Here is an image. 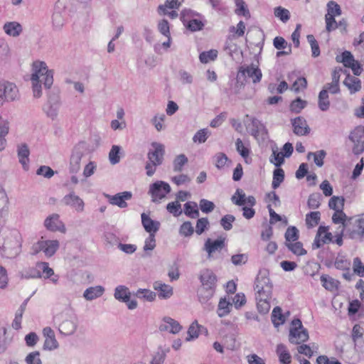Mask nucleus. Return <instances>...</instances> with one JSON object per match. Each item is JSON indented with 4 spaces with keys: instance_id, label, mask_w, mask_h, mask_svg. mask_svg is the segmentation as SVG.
<instances>
[{
    "instance_id": "20e7f679",
    "label": "nucleus",
    "mask_w": 364,
    "mask_h": 364,
    "mask_svg": "<svg viewBox=\"0 0 364 364\" xmlns=\"http://www.w3.org/2000/svg\"><path fill=\"white\" fill-rule=\"evenodd\" d=\"M245 124L247 132L258 141H263L267 138V132L264 125L257 119L247 115Z\"/></svg>"
},
{
    "instance_id": "a19ab883",
    "label": "nucleus",
    "mask_w": 364,
    "mask_h": 364,
    "mask_svg": "<svg viewBox=\"0 0 364 364\" xmlns=\"http://www.w3.org/2000/svg\"><path fill=\"white\" fill-rule=\"evenodd\" d=\"M321 282L323 287L328 291H334L338 289L339 282L328 275H322Z\"/></svg>"
},
{
    "instance_id": "09e8293b",
    "label": "nucleus",
    "mask_w": 364,
    "mask_h": 364,
    "mask_svg": "<svg viewBox=\"0 0 364 364\" xmlns=\"http://www.w3.org/2000/svg\"><path fill=\"white\" fill-rule=\"evenodd\" d=\"M9 198L5 190L0 186V218L4 217L8 211Z\"/></svg>"
},
{
    "instance_id": "f8f14e48",
    "label": "nucleus",
    "mask_w": 364,
    "mask_h": 364,
    "mask_svg": "<svg viewBox=\"0 0 364 364\" xmlns=\"http://www.w3.org/2000/svg\"><path fill=\"white\" fill-rule=\"evenodd\" d=\"M22 240V236L20 232L17 230H12L6 235L4 242V247L6 249L13 250V255H17L21 252Z\"/></svg>"
},
{
    "instance_id": "e2e57ef3",
    "label": "nucleus",
    "mask_w": 364,
    "mask_h": 364,
    "mask_svg": "<svg viewBox=\"0 0 364 364\" xmlns=\"http://www.w3.org/2000/svg\"><path fill=\"white\" fill-rule=\"evenodd\" d=\"M284 178V172L282 168L274 170L273 173V180L272 186L274 189L277 188L282 183Z\"/></svg>"
},
{
    "instance_id": "de8ad7c7",
    "label": "nucleus",
    "mask_w": 364,
    "mask_h": 364,
    "mask_svg": "<svg viewBox=\"0 0 364 364\" xmlns=\"http://www.w3.org/2000/svg\"><path fill=\"white\" fill-rule=\"evenodd\" d=\"M235 4L236 6L235 14L237 15L243 16L247 18L250 17V13L244 0H235Z\"/></svg>"
},
{
    "instance_id": "0eeeda50",
    "label": "nucleus",
    "mask_w": 364,
    "mask_h": 364,
    "mask_svg": "<svg viewBox=\"0 0 364 364\" xmlns=\"http://www.w3.org/2000/svg\"><path fill=\"white\" fill-rule=\"evenodd\" d=\"M289 339L291 343L295 344H300L309 339L308 331L304 328L301 320L296 318L291 321Z\"/></svg>"
},
{
    "instance_id": "5701e85b",
    "label": "nucleus",
    "mask_w": 364,
    "mask_h": 364,
    "mask_svg": "<svg viewBox=\"0 0 364 364\" xmlns=\"http://www.w3.org/2000/svg\"><path fill=\"white\" fill-rule=\"evenodd\" d=\"M43 336L45 338L43 343V349L47 350H54L59 347L54 331L49 326L43 328L42 331Z\"/></svg>"
},
{
    "instance_id": "e433bc0d",
    "label": "nucleus",
    "mask_w": 364,
    "mask_h": 364,
    "mask_svg": "<svg viewBox=\"0 0 364 364\" xmlns=\"http://www.w3.org/2000/svg\"><path fill=\"white\" fill-rule=\"evenodd\" d=\"M276 353L281 363L289 364L291 362V354L287 346L284 344L280 343L277 346Z\"/></svg>"
},
{
    "instance_id": "f704fd0d",
    "label": "nucleus",
    "mask_w": 364,
    "mask_h": 364,
    "mask_svg": "<svg viewBox=\"0 0 364 364\" xmlns=\"http://www.w3.org/2000/svg\"><path fill=\"white\" fill-rule=\"evenodd\" d=\"M237 151L243 158L247 164H250L252 161L250 157L251 149L248 142L244 143L240 139H237L235 141Z\"/></svg>"
},
{
    "instance_id": "c85d7f7f",
    "label": "nucleus",
    "mask_w": 364,
    "mask_h": 364,
    "mask_svg": "<svg viewBox=\"0 0 364 364\" xmlns=\"http://www.w3.org/2000/svg\"><path fill=\"white\" fill-rule=\"evenodd\" d=\"M3 31L7 36L16 38L22 33L23 26L17 21H8L4 24Z\"/></svg>"
},
{
    "instance_id": "7c9ffc66",
    "label": "nucleus",
    "mask_w": 364,
    "mask_h": 364,
    "mask_svg": "<svg viewBox=\"0 0 364 364\" xmlns=\"http://www.w3.org/2000/svg\"><path fill=\"white\" fill-rule=\"evenodd\" d=\"M294 128V132L296 135L304 136L309 133L310 129L306 119L301 117H298L291 121Z\"/></svg>"
},
{
    "instance_id": "5fc2aeb1",
    "label": "nucleus",
    "mask_w": 364,
    "mask_h": 364,
    "mask_svg": "<svg viewBox=\"0 0 364 364\" xmlns=\"http://www.w3.org/2000/svg\"><path fill=\"white\" fill-rule=\"evenodd\" d=\"M285 245L298 241L299 230L294 226L289 227L285 232Z\"/></svg>"
},
{
    "instance_id": "9d476101",
    "label": "nucleus",
    "mask_w": 364,
    "mask_h": 364,
    "mask_svg": "<svg viewBox=\"0 0 364 364\" xmlns=\"http://www.w3.org/2000/svg\"><path fill=\"white\" fill-rule=\"evenodd\" d=\"M85 155V147L82 144H78L72 150L69 160V171L77 173L81 168V160Z\"/></svg>"
},
{
    "instance_id": "0e129e2a",
    "label": "nucleus",
    "mask_w": 364,
    "mask_h": 364,
    "mask_svg": "<svg viewBox=\"0 0 364 364\" xmlns=\"http://www.w3.org/2000/svg\"><path fill=\"white\" fill-rule=\"evenodd\" d=\"M352 267L355 274L360 277H364V264L359 257H356L353 259Z\"/></svg>"
},
{
    "instance_id": "a211bd4d",
    "label": "nucleus",
    "mask_w": 364,
    "mask_h": 364,
    "mask_svg": "<svg viewBox=\"0 0 364 364\" xmlns=\"http://www.w3.org/2000/svg\"><path fill=\"white\" fill-rule=\"evenodd\" d=\"M62 203L77 213L82 212L85 208V203L83 200L73 191L65 195L62 199Z\"/></svg>"
},
{
    "instance_id": "2f4dec72",
    "label": "nucleus",
    "mask_w": 364,
    "mask_h": 364,
    "mask_svg": "<svg viewBox=\"0 0 364 364\" xmlns=\"http://www.w3.org/2000/svg\"><path fill=\"white\" fill-rule=\"evenodd\" d=\"M76 328L75 321L73 318L69 317L62 321L59 324L58 330L60 333L65 336H70L75 333Z\"/></svg>"
},
{
    "instance_id": "58836bf2",
    "label": "nucleus",
    "mask_w": 364,
    "mask_h": 364,
    "mask_svg": "<svg viewBox=\"0 0 364 364\" xmlns=\"http://www.w3.org/2000/svg\"><path fill=\"white\" fill-rule=\"evenodd\" d=\"M156 247V235L149 234L145 238L143 245V251L145 256H151L153 250Z\"/></svg>"
},
{
    "instance_id": "864d4df0",
    "label": "nucleus",
    "mask_w": 364,
    "mask_h": 364,
    "mask_svg": "<svg viewBox=\"0 0 364 364\" xmlns=\"http://www.w3.org/2000/svg\"><path fill=\"white\" fill-rule=\"evenodd\" d=\"M345 200L343 197L333 196L328 202V206L334 211L343 210Z\"/></svg>"
},
{
    "instance_id": "774afa93",
    "label": "nucleus",
    "mask_w": 364,
    "mask_h": 364,
    "mask_svg": "<svg viewBox=\"0 0 364 364\" xmlns=\"http://www.w3.org/2000/svg\"><path fill=\"white\" fill-rule=\"evenodd\" d=\"M26 364H42L41 354L38 351H33L25 358Z\"/></svg>"
},
{
    "instance_id": "cd10ccee",
    "label": "nucleus",
    "mask_w": 364,
    "mask_h": 364,
    "mask_svg": "<svg viewBox=\"0 0 364 364\" xmlns=\"http://www.w3.org/2000/svg\"><path fill=\"white\" fill-rule=\"evenodd\" d=\"M201 286L206 287L215 288L217 278L214 272L209 269H205L200 272L199 277Z\"/></svg>"
},
{
    "instance_id": "4d7b16f0",
    "label": "nucleus",
    "mask_w": 364,
    "mask_h": 364,
    "mask_svg": "<svg viewBox=\"0 0 364 364\" xmlns=\"http://www.w3.org/2000/svg\"><path fill=\"white\" fill-rule=\"evenodd\" d=\"M218 51L216 50H210L208 51L202 52L199 55L200 61L202 63H208L217 58Z\"/></svg>"
},
{
    "instance_id": "aec40b11",
    "label": "nucleus",
    "mask_w": 364,
    "mask_h": 364,
    "mask_svg": "<svg viewBox=\"0 0 364 364\" xmlns=\"http://www.w3.org/2000/svg\"><path fill=\"white\" fill-rule=\"evenodd\" d=\"M164 146L158 142H153L148 153L149 161L155 165H161L164 160Z\"/></svg>"
},
{
    "instance_id": "b1692460",
    "label": "nucleus",
    "mask_w": 364,
    "mask_h": 364,
    "mask_svg": "<svg viewBox=\"0 0 364 364\" xmlns=\"http://www.w3.org/2000/svg\"><path fill=\"white\" fill-rule=\"evenodd\" d=\"M16 153L18 159V162L21 165L24 171L29 169L30 164V149L27 144L21 143L16 146Z\"/></svg>"
},
{
    "instance_id": "a878e982",
    "label": "nucleus",
    "mask_w": 364,
    "mask_h": 364,
    "mask_svg": "<svg viewBox=\"0 0 364 364\" xmlns=\"http://www.w3.org/2000/svg\"><path fill=\"white\" fill-rule=\"evenodd\" d=\"M141 224L144 230L150 235L156 233L160 228V223L157 220H152L149 215L145 213H141Z\"/></svg>"
},
{
    "instance_id": "49530a36",
    "label": "nucleus",
    "mask_w": 364,
    "mask_h": 364,
    "mask_svg": "<svg viewBox=\"0 0 364 364\" xmlns=\"http://www.w3.org/2000/svg\"><path fill=\"white\" fill-rule=\"evenodd\" d=\"M272 154L269 158L271 163L274 164L276 166H280L284 161L285 155L283 151H279L277 147L273 146L272 148Z\"/></svg>"
},
{
    "instance_id": "338daca9",
    "label": "nucleus",
    "mask_w": 364,
    "mask_h": 364,
    "mask_svg": "<svg viewBox=\"0 0 364 364\" xmlns=\"http://www.w3.org/2000/svg\"><path fill=\"white\" fill-rule=\"evenodd\" d=\"M209 135L210 132L208 129H200L193 136V141L195 143H204L207 140Z\"/></svg>"
},
{
    "instance_id": "412c9836",
    "label": "nucleus",
    "mask_w": 364,
    "mask_h": 364,
    "mask_svg": "<svg viewBox=\"0 0 364 364\" xmlns=\"http://www.w3.org/2000/svg\"><path fill=\"white\" fill-rule=\"evenodd\" d=\"M331 242H333V235L328 231V227L320 226L314 239L313 247L314 249H318L324 244H328Z\"/></svg>"
},
{
    "instance_id": "a18cd8bd",
    "label": "nucleus",
    "mask_w": 364,
    "mask_h": 364,
    "mask_svg": "<svg viewBox=\"0 0 364 364\" xmlns=\"http://www.w3.org/2000/svg\"><path fill=\"white\" fill-rule=\"evenodd\" d=\"M225 50L233 60H239L242 55V52L238 46L232 41L226 43Z\"/></svg>"
},
{
    "instance_id": "8fccbe9b",
    "label": "nucleus",
    "mask_w": 364,
    "mask_h": 364,
    "mask_svg": "<svg viewBox=\"0 0 364 364\" xmlns=\"http://www.w3.org/2000/svg\"><path fill=\"white\" fill-rule=\"evenodd\" d=\"M165 120L166 116L164 114H156L153 117L151 122L158 132H161L166 128Z\"/></svg>"
},
{
    "instance_id": "423d86ee",
    "label": "nucleus",
    "mask_w": 364,
    "mask_h": 364,
    "mask_svg": "<svg viewBox=\"0 0 364 364\" xmlns=\"http://www.w3.org/2000/svg\"><path fill=\"white\" fill-rule=\"evenodd\" d=\"M60 247V242L58 240H46L41 237L33 246L35 253L43 252L47 257L53 256Z\"/></svg>"
},
{
    "instance_id": "052dcab7",
    "label": "nucleus",
    "mask_w": 364,
    "mask_h": 364,
    "mask_svg": "<svg viewBox=\"0 0 364 364\" xmlns=\"http://www.w3.org/2000/svg\"><path fill=\"white\" fill-rule=\"evenodd\" d=\"M326 151L320 150L316 152H310L308 154L307 158L310 159L311 157L314 158V163L319 167L323 164V159L326 156Z\"/></svg>"
},
{
    "instance_id": "7ed1b4c3",
    "label": "nucleus",
    "mask_w": 364,
    "mask_h": 364,
    "mask_svg": "<svg viewBox=\"0 0 364 364\" xmlns=\"http://www.w3.org/2000/svg\"><path fill=\"white\" fill-rule=\"evenodd\" d=\"M19 90L14 82L0 80V107L6 103L12 102L19 99Z\"/></svg>"
},
{
    "instance_id": "393cba45",
    "label": "nucleus",
    "mask_w": 364,
    "mask_h": 364,
    "mask_svg": "<svg viewBox=\"0 0 364 364\" xmlns=\"http://www.w3.org/2000/svg\"><path fill=\"white\" fill-rule=\"evenodd\" d=\"M181 329L182 326L178 321L168 316L163 318L159 326L161 331H167L173 334L178 333Z\"/></svg>"
},
{
    "instance_id": "79ce46f5",
    "label": "nucleus",
    "mask_w": 364,
    "mask_h": 364,
    "mask_svg": "<svg viewBox=\"0 0 364 364\" xmlns=\"http://www.w3.org/2000/svg\"><path fill=\"white\" fill-rule=\"evenodd\" d=\"M130 296L131 293L129 289L124 285L117 286L114 289V296L119 301H128V299H130Z\"/></svg>"
},
{
    "instance_id": "ddd939ff",
    "label": "nucleus",
    "mask_w": 364,
    "mask_h": 364,
    "mask_svg": "<svg viewBox=\"0 0 364 364\" xmlns=\"http://www.w3.org/2000/svg\"><path fill=\"white\" fill-rule=\"evenodd\" d=\"M350 140L353 142V152L359 155L364 151V127H355L349 135Z\"/></svg>"
},
{
    "instance_id": "4c0bfd02",
    "label": "nucleus",
    "mask_w": 364,
    "mask_h": 364,
    "mask_svg": "<svg viewBox=\"0 0 364 364\" xmlns=\"http://www.w3.org/2000/svg\"><path fill=\"white\" fill-rule=\"evenodd\" d=\"M351 94L358 92L361 89V82L355 76L348 75L343 82Z\"/></svg>"
},
{
    "instance_id": "603ef678",
    "label": "nucleus",
    "mask_w": 364,
    "mask_h": 364,
    "mask_svg": "<svg viewBox=\"0 0 364 364\" xmlns=\"http://www.w3.org/2000/svg\"><path fill=\"white\" fill-rule=\"evenodd\" d=\"M184 212L186 215L192 218L199 216L198 205L195 202H188L184 205Z\"/></svg>"
},
{
    "instance_id": "3c124183",
    "label": "nucleus",
    "mask_w": 364,
    "mask_h": 364,
    "mask_svg": "<svg viewBox=\"0 0 364 364\" xmlns=\"http://www.w3.org/2000/svg\"><path fill=\"white\" fill-rule=\"evenodd\" d=\"M287 247L293 254L297 256H301L306 254V251L303 247V244L301 242L296 241L285 245Z\"/></svg>"
},
{
    "instance_id": "39448f33",
    "label": "nucleus",
    "mask_w": 364,
    "mask_h": 364,
    "mask_svg": "<svg viewBox=\"0 0 364 364\" xmlns=\"http://www.w3.org/2000/svg\"><path fill=\"white\" fill-rule=\"evenodd\" d=\"M248 77L252 80L254 84L259 82L262 77V73L259 66L253 63L250 65H241L237 72V79L244 80Z\"/></svg>"
},
{
    "instance_id": "680f3d73",
    "label": "nucleus",
    "mask_w": 364,
    "mask_h": 364,
    "mask_svg": "<svg viewBox=\"0 0 364 364\" xmlns=\"http://www.w3.org/2000/svg\"><path fill=\"white\" fill-rule=\"evenodd\" d=\"M320 213L318 211L311 212L306 215V223L309 228L317 225L320 220Z\"/></svg>"
},
{
    "instance_id": "f257e3e1",
    "label": "nucleus",
    "mask_w": 364,
    "mask_h": 364,
    "mask_svg": "<svg viewBox=\"0 0 364 364\" xmlns=\"http://www.w3.org/2000/svg\"><path fill=\"white\" fill-rule=\"evenodd\" d=\"M54 70L50 69L45 61L34 60L31 65L30 81L34 98L43 95V88L50 90L54 82Z\"/></svg>"
},
{
    "instance_id": "f3484780",
    "label": "nucleus",
    "mask_w": 364,
    "mask_h": 364,
    "mask_svg": "<svg viewBox=\"0 0 364 364\" xmlns=\"http://www.w3.org/2000/svg\"><path fill=\"white\" fill-rule=\"evenodd\" d=\"M105 197L111 205L125 208L128 206L127 201L132 198V193L130 191H123L115 195L106 194Z\"/></svg>"
},
{
    "instance_id": "4be33fe9",
    "label": "nucleus",
    "mask_w": 364,
    "mask_h": 364,
    "mask_svg": "<svg viewBox=\"0 0 364 364\" xmlns=\"http://www.w3.org/2000/svg\"><path fill=\"white\" fill-rule=\"evenodd\" d=\"M232 202L239 206L253 207L256 204V200L254 196H247L242 189L237 188L231 198Z\"/></svg>"
},
{
    "instance_id": "13d9d810",
    "label": "nucleus",
    "mask_w": 364,
    "mask_h": 364,
    "mask_svg": "<svg viewBox=\"0 0 364 364\" xmlns=\"http://www.w3.org/2000/svg\"><path fill=\"white\" fill-rule=\"evenodd\" d=\"M329 105L327 90H322L318 95V107L321 110L326 111L329 108Z\"/></svg>"
},
{
    "instance_id": "c9c22d12",
    "label": "nucleus",
    "mask_w": 364,
    "mask_h": 364,
    "mask_svg": "<svg viewBox=\"0 0 364 364\" xmlns=\"http://www.w3.org/2000/svg\"><path fill=\"white\" fill-rule=\"evenodd\" d=\"M332 220L335 224H342L343 226V229L344 230L345 228L348 232L350 231L349 226L351 224L353 218L347 220V216L343 210L335 211L332 216Z\"/></svg>"
},
{
    "instance_id": "2eb2a0df",
    "label": "nucleus",
    "mask_w": 364,
    "mask_h": 364,
    "mask_svg": "<svg viewBox=\"0 0 364 364\" xmlns=\"http://www.w3.org/2000/svg\"><path fill=\"white\" fill-rule=\"evenodd\" d=\"M43 225L46 230L50 232H66V228L64 223L60 220V215L57 213H53L48 215L43 222Z\"/></svg>"
},
{
    "instance_id": "1a4fd4ad",
    "label": "nucleus",
    "mask_w": 364,
    "mask_h": 364,
    "mask_svg": "<svg viewBox=\"0 0 364 364\" xmlns=\"http://www.w3.org/2000/svg\"><path fill=\"white\" fill-rule=\"evenodd\" d=\"M181 18L183 24L192 31L200 30L203 23L198 18V14L190 9H184L181 14Z\"/></svg>"
},
{
    "instance_id": "473e14b6",
    "label": "nucleus",
    "mask_w": 364,
    "mask_h": 364,
    "mask_svg": "<svg viewBox=\"0 0 364 364\" xmlns=\"http://www.w3.org/2000/svg\"><path fill=\"white\" fill-rule=\"evenodd\" d=\"M105 291V288L100 285L90 287L84 291L83 297L87 301H92L101 297Z\"/></svg>"
},
{
    "instance_id": "6e6d98bb",
    "label": "nucleus",
    "mask_w": 364,
    "mask_h": 364,
    "mask_svg": "<svg viewBox=\"0 0 364 364\" xmlns=\"http://www.w3.org/2000/svg\"><path fill=\"white\" fill-rule=\"evenodd\" d=\"M135 295L139 299H141L147 301H153L156 299V294L146 289H139L136 291Z\"/></svg>"
},
{
    "instance_id": "c756f323",
    "label": "nucleus",
    "mask_w": 364,
    "mask_h": 364,
    "mask_svg": "<svg viewBox=\"0 0 364 364\" xmlns=\"http://www.w3.org/2000/svg\"><path fill=\"white\" fill-rule=\"evenodd\" d=\"M60 104L58 101H48L43 107V111L46 117L51 120L57 119Z\"/></svg>"
},
{
    "instance_id": "6ab92c4d",
    "label": "nucleus",
    "mask_w": 364,
    "mask_h": 364,
    "mask_svg": "<svg viewBox=\"0 0 364 364\" xmlns=\"http://www.w3.org/2000/svg\"><path fill=\"white\" fill-rule=\"evenodd\" d=\"M36 267L41 270L42 277L44 279H48L49 282L54 284L58 285L60 281V276L55 274L54 270L49 267L48 262H38L36 263Z\"/></svg>"
},
{
    "instance_id": "c03bdc74",
    "label": "nucleus",
    "mask_w": 364,
    "mask_h": 364,
    "mask_svg": "<svg viewBox=\"0 0 364 364\" xmlns=\"http://www.w3.org/2000/svg\"><path fill=\"white\" fill-rule=\"evenodd\" d=\"M232 304L225 298L221 299L219 301L217 313L219 317L227 316L231 310Z\"/></svg>"
},
{
    "instance_id": "9b49d317",
    "label": "nucleus",
    "mask_w": 364,
    "mask_h": 364,
    "mask_svg": "<svg viewBox=\"0 0 364 364\" xmlns=\"http://www.w3.org/2000/svg\"><path fill=\"white\" fill-rule=\"evenodd\" d=\"M341 14L340 6L333 1H329L327 4V14L325 16L326 30L328 32L335 30L338 27L335 18Z\"/></svg>"
},
{
    "instance_id": "37998d69",
    "label": "nucleus",
    "mask_w": 364,
    "mask_h": 364,
    "mask_svg": "<svg viewBox=\"0 0 364 364\" xmlns=\"http://www.w3.org/2000/svg\"><path fill=\"white\" fill-rule=\"evenodd\" d=\"M286 321V316L282 314V310L280 307L276 306L273 309L272 313V321L275 327L284 323Z\"/></svg>"
},
{
    "instance_id": "f03ea898",
    "label": "nucleus",
    "mask_w": 364,
    "mask_h": 364,
    "mask_svg": "<svg viewBox=\"0 0 364 364\" xmlns=\"http://www.w3.org/2000/svg\"><path fill=\"white\" fill-rule=\"evenodd\" d=\"M272 284L269 278L258 276L255 280V299L257 308L262 314H267L271 309L272 298Z\"/></svg>"
},
{
    "instance_id": "dca6fc26",
    "label": "nucleus",
    "mask_w": 364,
    "mask_h": 364,
    "mask_svg": "<svg viewBox=\"0 0 364 364\" xmlns=\"http://www.w3.org/2000/svg\"><path fill=\"white\" fill-rule=\"evenodd\" d=\"M225 246V238L220 237L217 240L207 239L205 245L204 250L208 253L209 259L214 258L216 253L220 251Z\"/></svg>"
},
{
    "instance_id": "bb28decb",
    "label": "nucleus",
    "mask_w": 364,
    "mask_h": 364,
    "mask_svg": "<svg viewBox=\"0 0 364 364\" xmlns=\"http://www.w3.org/2000/svg\"><path fill=\"white\" fill-rule=\"evenodd\" d=\"M351 224H353L354 227L349 231L350 238L353 239L364 235V213L353 218Z\"/></svg>"
},
{
    "instance_id": "69168bd1",
    "label": "nucleus",
    "mask_w": 364,
    "mask_h": 364,
    "mask_svg": "<svg viewBox=\"0 0 364 364\" xmlns=\"http://www.w3.org/2000/svg\"><path fill=\"white\" fill-rule=\"evenodd\" d=\"M167 211L173 216H179L182 213L181 205L178 201L168 203L166 205Z\"/></svg>"
},
{
    "instance_id": "6e6552de",
    "label": "nucleus",
    "mask_w": 364,
    "mask_h": 364,
    "mask_svg": "<svg viewBox=\"0 0 364 364\" xmlns=\"http://www.w3.org/2000/svg\"><path fill=\"white\" fill-rule=\"evenodd\" d=\"M171 191V186L168 183L157 181L149 186V194L151 196L153 202L159 203L166 198Z\"/></svg>"
},
{
    "instance_id": "4468645a",
    "label": "nucleus",
    "mask_w": 364,
    "mask_h": 364,
    "mask_svg": "<svg viewBox=\"0 0 364 364\" xmlns=\"http://www.w3.org/2000/svg\"><path fill=\"white\" fill-rule=\"evenodd\" d=\"M336 60L342 63L345 67L350 68L355 75L361 74L362 67L358 61L354 59L350 52L344 51L341 55L336 57Z\"/></svg>"
},
{
    "instance_id": "bf43d9fd",
    "label": "nucleus",
    "mask_w": 364,
    "mask_h": 364,
    "mask_svg": "<svg viewBox=\"0 0 364 364\" xmlns=\"http://www.w3.org/2000/svg\"><path fill=\"white\" fill-rule=\"evenodd\" d=\"M201 326L198 325L197 321L193 322L188 329V336L186 338V341H191L197 338L199 336V330Z\"/></svg>"
},
{
    "instance_id": "72a5a7b5",
    "label": "nucleus",
    "mask_w": 364,
    "mask_h": 364,
    "mask_svg": "<svg viewBox=\"0 0 364 364\" xmlns=\"http://www.w3.org/2000/svg\"><path fill=\"white\" fill-rule=\"evenodd\" d=\"M154 289L157 291L159 297L163 299H169L173 293L171 286L161 282H156L154 284Z\"/></svg>"
},
{
    "instance_id": "ea45409f",
    "label": "nucleus",
    "mask_w": 364,
    "mask_h": 364,
    "mask_svg": "<svg viewBox=\"0 0 364 364\" xmlns=\"http://www.w3.org/2000/svg\"><path fill=\"white\" fill-rule=\"evenodd\" d=\"M215 288L205 287L201 286L198 291V296L200 303H206L214 295Z\"/></svg>"
}]
</instances>
